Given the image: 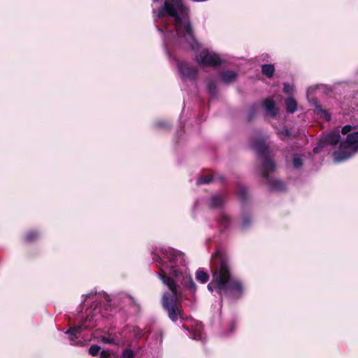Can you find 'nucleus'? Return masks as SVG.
Wrapping results in <instances>:
<instances>
[{
    "label": "nucleus",
    "instance_id": "obj_24",
    "mask_svg": "<svg viewBox=\"0 0 358 358\" xmlns=\"http://www.w3.org/2000/svg\"><path fill=\"white\" fill-rule=\"evenodd\" d=\"M210 179L208 177L206 178H201L197 180L198 184L201 183H208L210 182Z\"/></svg>",
    "mask_w": 358,
    "mask_h": 358
},
{
    "label": "nucleus",
    "instance_id": "obj_9",
    "mask_svg": "<svg viewBox=\"0 0 358 358\" xmlns=\"http://www.w3.org/2000/svg\"><path fill=\"white\" fill-rule=\"evenodd\" d=\"M224 201V197L221 194L214 195L211 197L210 205L213 207L221 206Z\"/></svg>",
    "mask_w": 358,
    "mask_h": 358
},
{
    "label": "nucleus",
    "instance_id": "obj_16",
    "mask_svg": "<svg viewBox=\"0 0 358 358\" xmlns=\"http://www.w3.org/2000/svg\"><path fill=\"white\" fill-rule=\"evenodd\" d=\"M293 164L295 168L299 169L302 166L303 161L299 157L295 156L293 159Z\"/></svg>",
    "mask_w": 358,
    "mask_h": 358
},
{
    "label": "nucleus",
    "instance_id": "obj_22",
    "mask_svg": "<svg viewBox=\"0 0 358 358\" xmlns=\"http://www.w3.org/2000/svg\"><path fill=\"white\" fill-rule=\"evenodd\" d=\"M134 353L130 350H126L122 354L123 358H133Z\"/></svg>",
    "mask_w": 358,
    "mask_h": 358
},
{
    "label": "nucleus",
    "instance_id": "obj_26",
    "mask_svg": "<svg viewBox=\"0 0 358 358\" xmlns=\"http://www.w3.org/2000/svg\"><path fill=\"white\" fill-rule=\"evenodd\" d=\"M110 354L108 351L103 350L101 352V358H108Z\"/></svg>",
    "mask_w": 358,
    "mask_h": 358
},
{
    "label": "nucleus",
    "instance_id": "obj_18",
    "mask_svg": "<svg viewBox=\"0 0 358 358\" xmlns=\"http://www.w3.org/2000/svg\"><path fill=\"white\" fill-rule=\"evenodd\" d=\"M83 329V328L81 327H73L72 329H71L70 330L67 331L66 333L67 334H73L74 336H76V334L81 331Z\"/></svg>",
    "mask_w": 358,
    "mask_h": 358
},
{
    "label": "nucleus",
    "instance_id": "obj_2",
    "mask_svg": "<svg viewBox=\"0 0 358 358\" xmlns=\"http://www.w3.org/2000/svg\"><path fill=\"white\" fill-rule=\"evenodd\" d=\"M154 13L155 21L166 15L173 17L176 34L178 38L181 40L184 39L192 48L199 47L193 35L188 17V10L181 0H165L163 8L158 12Z\"/></svg>",
    "mask_w": 358,
    "mask_h": 358
},
{
    "label": "nucleus",
    "instance_id": "obj_4",
    "mask_svg": "<svg viewBox=\"0 0 358 358\" xmlns=\"http://www.w3.org/2000/svg\"><path fill=\"white\" fill-rule=\"evenodd\" d=\"M358 150V131L350 133L342 141L338 150L333 154L334 161L341 162L349 159Z\"/></svg>",
    "mask_w": 358,
    "mask_h": 358
},
{
    "label": "nucleus",
    "instance_id": "obj_12",
    "mask_svg": "<svg viewBox=\"0 0 358 358\" xmlns=\"http://www.w3.org/2000/svg\"><path fill=\"white\" fill-rule=\"evenodd\" d=\"M196 278L201 283H206L208 280V274L203 269H198L196 272Z\"/></svg>",
    "mask_w": 358,
    "mask_h": 358
},
{
    "label": "nucleus",
    "instance_id": "obj_15",
    "mask_svg": "<svg viewBox=\"0 0 358 358\" xmlns=\"http://www.w3.org/2000/svg\"><path fill=\"white\" fill-rule=\"evenodd\" d=\"M100 351V347L98 345H92L89 349V352L92 356H96Z\"/></svg>",
    "mask_w": 358,
    "mask_h": 358
},
{
    "label": "nucleus",
    "instance_id": "obj_11",
    "mask_svg": "<svg viewBox=\"0 0 358 358\" xmlns=\"http://www.w3.org/2000/svg\"><path fill=\"white\" fill-rule=\"evenodd\" d=\"M236 78V73L233 71H227L222 76V80L226 83L234 81Z\"/></svg>",
    "mask_w": 358,
    "mask_h": 358
},
{
    "label": "nucleus",
    "instance_id": "obj_7",
    "mask_svg": "<svg viewBox=\"0 0 358 358\" xmlns=\"http://www.w3.org/2000/svg\"><path fill=\"white\" fill-rule=\"evenodd\" d=\"M263 106L269 115L272 116L275 115L276 108L275 106V103L273 100L270 99L264 100L263 102Z\"/></svg>",
    "mask_w": 358,
    "mask_h": 358
},
{
    "label": "nucleus",
    "instance_id": "obj_30",
    "mask_svg": "<svg viewBox=\"0 0 358 358\" xmlns=\"http://www.w3.org/2000/svg\"><path fill=\"white\" fill-rule=\"evenodd\" d=\"M209 90H210L211 92H213V90H212V89H211V88H209Z\"/></svg>",
    "mask_w": 358,
    "mask_h": 358
},
{
    "label": "nucleus",
    "instance_id": "obj_14",
    "mask_svg": "<svg viewBox=\"0 0 358 358\" xmlns=\"http://www.w3.org/2000/svg\"><path fill=\"white\" fill-rule=\"evenodd\" d=\"M275 168V164L272 160L268 159L264 162L263 169L266 172L268 171H273Z\"/></svg>",
    "mask_w": 358,
    "mask_h": 358
},
{
    "label": "nucleus",
    "instance_id": "obj_23",
    "mask_svg": "<svg viewBox=\"0 0 358 358\" xmlns=\"http://www.w3.org/2000/svg\"><path fill=\"white\" fill-rule=\"evenodd\" d=\"M352 129V127L350 126V125H345V127H343L342 129V133L343 134H348V132L351 131Z\"/></svg>",
    "mask_w": 358,
    "mask_h": 358
},
{
    "label": "nucleus",
    "instance_id": "obj_17",
    "mask_svg": "<svg viewBox=\"0 0 358 358\" xmlns=\"http://www.w3.org/2000/svg\"><path fill=\"white\" fill-rule=\"evenodd\" d=\"M278 136L281 139L285 140L289 136V131L287 129H284L278 132Z\"/></svg>",
    "mask_w": 358,
    "mask_h": 358
},
{
    "label": "nucleus",
    "instance_id": "obj_3",
    "mask_svg": "<svg viewBox=\"0 0 358 358\" xmlns=\"http://www.w3.org/2000/svg\"><path fill=\"white\" fill-rule=\"evenodd\" d=\"M207 287L210 292L215 290L220 294L229 292L236 298L240 297L245 289L241 281L231 277L229 265L224 261H222L220 268L213 273Z\"/></svg>",
    "mask_w": 358,
    "mask_h": 358
},
{
    "label": "nucleus",
    "instance_id": "obj_10",
    "mask_svg": "<svg viewBox=\"0 0 358 358\" xmlns=\"http://www.w3.org/2000/svg\"><path fill=\"white\" fill-rule=\"evenodd\" d=\"M262 71L264 75L271 78L274 73L275 68L273 64H264L262 67Z\"/></svg>",
    "mask_w": 358,
    "mask_h": 358
},
{
    "label": "nucleus",
    "instance_id": "obj_8",
    "mask_svg": "<svg viewBox=\"0 0 358 358\" xmlns=\"http://www.w3.org/2000/svg\"><path fill=\"white\" fill-rule=\"evenodd\" d=\"M340 135L338 131L333 132L328 134L325 138V142L327 144L334 145L339 141Z\"/></svg>",
    "mask_w": 358,
    "mask_h": 358
},
{
    "label": "nucleus",
    "instance_id": "obj_5",
    "mask_svg": "<svg viewBox=\"0 0 358 358\" xmlns=\"http://www.w3.org/2000/svg\"><path fill=\"white\" fill-rule=\"evenodd\" d=\"M196 59L203 66H215L221 63V59L217 54L206 48L198 50Z\"/></svg>",
    "mask_w": 358,
    "mask_h": 358
},
{
    "label": "nucleus",
    "instance_id": "obj_21",
    "mask_svg": "<svg viewBox=\"0 0 358 358\" xmlns=\"http://www.w3.org/2000/svg\"><path fill=\"white\" fill-rule=\"evenodd\" d=\"M254 148L257 150V151H261L262 150H263L266 147H265L264 144L262 142L258 141V142H255L254 143Z\"/></svg>",
    "mask_w": 358,
    "mask_h": 358
},
{
    "label": "nucleus",
    "instance_id": "obj_1",
    "mask_svg": "<svg viewBox=\"0 0 358 358\" xmlns=\"http://www.w3.org/2000/svg\"><path fill=\"white\" fill-rule=\"evenodd\" d=\"M166 259L169 264L161 268L164 275H159L163 283L169 290V293L164 294L163 306L167 310L169 318L174 322L181 317V311L176 306V302L180 296V293L177 289V284H181L193 292L196 291V287L185 266L182 253L171 250Z\"/></svg>",
    "mask_w": 358,
    "mask_h": 358
},
{
    "label": "nucleus",
    "instance_id": "obj_19",
    "mask_svg": "<svg viewBox=\"0 0 358 358\" xmlns=\"http://www.w3.org/2000/svg\"><path fill=\"white\" fill-rule=\"evenodd\" d=\"M99 341L106 344H110L114 343V339L110 337L101 336Z\"/></svg>",
    "mask_w": 358,
    "mask_h": 358
},
{
    "label": "nucleus",
    "instance_id": "obj_13",
    "mask_svg": "<svg viewBox=\"0 0 358 358\" xmlns=\"http://www.w3.org/2000/svg\"><path fill=\"white\" fill-rule=\"evenodd\" d=\"M287 109L291 113H294L296 109V102L292 98H289L286 101Z\"/></svg>",
    "mask_w": 358,
    "mask_h": 358
},
{
    "label": "nucleus",
    "instance_id": "obj_29",
    "mask_svg": "<svg viewBox=\"0 0 358 358\" xmlns=\"http://www.w3.org/2000/svg\"><path fill=\"white\" fill-rule=\"evenodd\" d=\"M317 149H318V148H315L314 149V152H317Z\"/></svg>",
    "mask_w": 358,
    "mask_h": 358
},
{
    "label": "nucleus",
    "instance_id": "obj_25",
    "mask_svg": "<svg viewBox=\"0 0 358 358\" xmlns=\"http://www.w3.org/2000/svg\"><path fill=\"white\" fill-rule=\"evenodd\" d=\"M321 115L327 120H330V115H329V113L327 111H326V110H321Z\"/></svg>",
    "mask_w": 358,
    "mask_h": 358
},
{
    "label": "nucleus",
    "instance_id": "obj_20",
    "mask_svg": "<svg viewBox=\"0 0 358 358\" xmlns=\"http://www.w3.org/2000/svg\"><path fill=\"white\" fill-rule=\"evenodd\" d=\"M283 90L286 94H292L294 92V87L291 85L285 83L284 85Z\"/></svg>",
    "mask_w": 358,
    "mask_h": 358
},
{
    "label": "nucleus",
    "instance_id": "obj_6",
    "mask_svg": "<svg viewBox=\"0 0 358 358\" xmlns=\"http://www.w3.org/2000/svg\"><path fill=\"white\" fill-rule=\"evenodd\" d=\"M178 71L182 78H192L196 74L195 69L185 63L178 64Z\"/></svg>",
    "mask_w": 358,
    "mask_h": 358
},
{
    "label": "nucleus",
    "instance_id": "obj_27",
    "mask_svg": "<svg viewBox=\"0 0 358 358\" xmlns=\"http://www.w3.org/2000/svg\"><path fill=\"white\" fill-rule=\"evenodd\" d=\"M220 254V252H216L214 255H213V257L215 258V257L217 256H219Z\"/></svg>",
    "mask_w": 358,
    "mask_h": 358
},
{
    "label": "nucleus",
    "instance_id": "obj_28",
    "mask_svg": "<svg viewBox=\"0 0 358 358\" xmlns=\"http://www.w3.org/2000/svg\"><path fill=\"white\" fill-rule=\"evenodd\" d=\"M159 30L162 31H166V32L169 31L167 27H165L164 30H162V29H159Z\"/></svg>",
    "mask_w": 358,
    "mask_h": 358
}]
</instances>
